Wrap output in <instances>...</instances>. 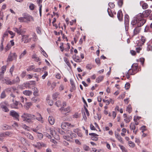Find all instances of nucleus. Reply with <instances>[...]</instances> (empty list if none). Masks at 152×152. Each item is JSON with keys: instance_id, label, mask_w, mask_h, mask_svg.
<instances>
[{"instance_id": "14", "label": "nucleus", "mask_w": 152, "mask_h": 152, "mask_svg": "<svg viewBox=\"0 0 152 152\" xmlns=\"http://www.w3.org/2000/svg\"><path fill=\"white\" fill-rule=\"evenodd\" d=\"M35 116V119H36L39 121H41L42 122H43L42 117L39 113H37Z\"/></svg>"}, {"instance_id": "9", "label": "nucleus", "mask_w": 152, "mask_h": 152, "mask_svg": "<svg viewBox=\"0 0 152 152\" xmlns=\"http://www.w3.org/2000/svg\"><path fill=\"white\" fill-rule=\"evenodd\" d=\"M151 12V11L150 10H147L144 11L143 12V13H141L143 15V19H144V16H145V17H148Z\"/></svg>"}, {"instance_id": "57", "label": "nucleus", "mask_w": 152, "mask_h": 152, "mask_svg": "<svg viewBox=\"0 0 152 152\" xmlns=\"http://www.w3.org/2000/svg\"><path fill=\"white\" fill-rule=\"evenodd\" d=\"M95 62L96 63L99 65V66L100 64V62L99 58H97L95 59Z\"/></svg>"}, {"instance_id": "51", "label": "nucleus", "mask_w": 152, "mask_h": 152, "mask_svg": "<svg viewBox=\"0 0 152 152\" xmlns=\"http://www.w3.org/2000/svg\"><path fill=\"white\" fill-rule=\"evenodd\" d=\"M58 94L57 92L53 94L52 96L53 99H56L58 97Z\"/></svg>"}, {"instance_id": "32", "label": "nucleus", "mask_w": 152, "mask_h": 152, "mask_svg": "<svg viewBox=\"0 0 152 152\" xmlns=\"http://www.w3.org/2000/svg\"><path fill=\"white\" fill-rule=\"evenodd\" d=\"M35 68L34 65H31L28 66L26 70L27 71H29L33 70Z\"/></svg>"}, {"instance_id": "35", "label": "nucleus", "mask_w": 152, "mask_h": 152, "mask_svg": "<svg viewBox=\"0 0 152 152\" xmlns=\"http://www.w3.org/2000/svg\"><path fill=\"white\" fill-rule=\"evenodd\" d=\"M130 128L131 130H134L136 127L134 124L131 123L130 125Z\"/></svg>"}, {"instance_id": "12", "label": "nucleus", "mask_w": 152, "mask_h": 152, "mask_svg": "<svg viewBox=\"0 0 152 152\" xmlns=\"http://www.w3.org/2000/svg\"><path fill=\"white\" fill-rule=\"evenodd\" d=\"M117 17L120 21H122L123 20V14L121 10H119L117 13Z\"/></svg>"}, {"instance_id": "41", "label": "nucleus", "mask_w": 152, "mask_h": 152, "mask_svg": "<svg viewBox=\"0 0 152 152\" xmlns=\"http://www.w3.org/2000/svg\"><path fill=\"white\" fill-rule=\"evenodd\" d=\"M39 92L37 88L34 89V90L33 93V95L35 96H38V92Z\"/></svg>"}, {"instance_id": "29", "label": "nucleus", "mask_w": 152, "mask_h": 152, "mask_svg": "<svg viewBox=\"0 0 152 152\" xmlns=\"http://www.w3.org/2000/svg\"><path fill=\"white\" fill-rule=\"evenodd\" d=\"M4 135V136H8L10 137L12 136V133L10 132L7 131L4 133H3Z\"/></svg>"}, {"instance_id": "10", "label": "nucleus", "mask_w": 152, "mask_h": 152, "mask_svg": "<svg viewBox=\"0 0 152 152\" xmlns=\"http://www.w3.org/2000/svg\"><path fill=\"white\" fill-rule=\"evenodd\" d=\"M71 124L69 123L63 122L61 124V127L63 129H65L67 127L70 126Z\"/></svg>"}, {"instance_id": "53", "label": "nucleus", "mask_w": 152, "mask_h": 152, "mask_svg": "<svg viewBox=\"0 0 152 152\" xmlns=\"http://www.w3.org/2000/svg\"><path fill=\"white\" fill-rule=\"evenodd\" d=\"M5 137L4 136V135L3 134V133H1L0 134V141H2L4 139V137Z\"/></svg>"}, {"instance_id": "42", "label": "nucleus", "mask_w": 152, "mask_h": 152, "mask_svg": "<svg viewBox=\"0 0 152 152\" xmlns=\"http://www.w3.org/2000/svg\"><path fill=\"white\" fill-rule=\"evenodd\" d=\"M11 45H10L8 43L6 46L5 48L6 51L8 50L11 48Z\"/></svg>"}, {"instance_id": "56", "label": "nucleus", "mask_w": 152, "mask_h": 152, "mask_svg": "<svg viewBox=\"0 0 152 152\" xmlns=\"http://www.w3.org/2000/svg\"><path fill=\"white\" fill-rule=\"evenodd\" d=\"M14 66L13 65L10 69V72L12 76V72L14 71Z\"/></svg>"}, {"instance_id": "21", "label": "nucleus", "mask_w": 152, "mask_h": 152, "mask_svg": "<svg viewBox=\"0 0 152 152\" xmlns=\"http://www.w3.org/2000/svg\"><path fill=\"white\" fill-rule=\"evenodd\" d=\"M32 58L34 59V60L36 61H40L39 58L37 56L36 54H34L32 56Z\"/></svg>"}, {"instance_id": "31", "label": "nucleus", "mask_w": 152, "mask_h": 152, "mask_svg": "<svg viewBox=\"0 0 152 152\" xmlns=\"http://www.w3.org/2000/svg\"><path fill=\"white\" fill-rule=\"evenodd\" d=\"M119 146L122 150L123 152H127V150L124 146L120 145H119Z\"/></svg>"}, {"instance_id": "49", "label": "nucleus", "mask_w": 152, "mask_h": 152, "mask_svg": "<svg viewBox=\"0 0 152 152\" xmlns=\"http://www.w3.org/2000/svg\"><path fill=\"white\" fill-rule=\"evenodd\" d=\"M61 101H58L55 103V105H56L57 107H59L61 106Z\"/></svg>"}, {"instance_id": "3", "label": "nucleus", "mask_w": 152, "mask_h": 152, "mask_svg": "<svg viewBox=\"0 0 152 152\" xmlns=\"http://www.w3.org/2000/svg\"><path fill=\"white\" fill-rule=\"evenodd\" d=\"M4 80V83L7 84L12 85L19 83L20 82V78L18 77H17L12 81L6 79H5Z\"/></svg>"}, {"instance_id": "61", "label": "nucleus", "mask_w": 152, "mask_h": 152, "mask_svg": "<svg viewBox=\"0 0 152 152\" xmlns=\"http://www.w3.org/2000/svg\"><path fill=\"white\" fill-rule=\"evenodd\" d=\"M47 102L50 106H51L53 104V102L52 100H48L47 101Z\"/></svg>"}, {"instance_id": "38", "label": "nucleus", "mask_w": 152, "mask_h": 152, "mask_svg": "<svg viewBox=\"0 0 152 152\" xmlns=\"http://www.w3.org/2000/svg\"><path fill=\"white\" fill-rule=\"evenodd\" d=\"M85 39H86V36H83V38H81L80 39V41H79V44H80V45H82V44L83 43V41H85Z\"/></svg>"}, {"instance_id": "48", "label": "nucleus", "mask_w": 152, "mask_h": 152, "mask_svg": "<svg viewBox=\"0 0 152 152\" xmlns=\"http://www.w3.org/2000/svg\"><path fill=\"white\" fill-rule=\"evenodd\" d=\"M63 137L64 139L67 141L71 139V138L70 137V135H69L67 136H63Z\"/></svg>"}, {"instance_id": "30", "label": "nucleus", "mask_w": 152, "mask_h": 152, "mask_svg": "<svg viewBox=\"0 0 152 152\" xmlns=\"http://www.w3.org/2000/svg\"><path fill=\"white\" fill-rule=\"evenodd\" d=\"M104 77L103 76L99 77L96 79V81L97 83H99L101 82L103 79Z\"/></svg>"}, {"instance_id": "44", "label": "nucleus", "mask_w": 152, "mask_h": 152, "mask_svg": "<svg viewBox=\"0 0 152 152\" xmlns=\"http://www.w3.org/2000/svg\"><path fill=\"white\" fill-rule=\"evenodd\" d=\"M142 7L143 9H145L148 7V5L147 3H144L142 4Z\"/></svg>"}, {"instance_id": "40", "label": "nucleus", "mask_w": 152, "mask_h": 152, "mask_svg": "<svg viewBox=\"0 0 152 152\" xmlns=\"http://www.w3.org/2000/svg\"><path fill=\"white\" fill-rule=\"evenodd\" d=\"M128 144L129 146L131 147H134L135 146V144L133 142L129 141L128 142Z\"/></svg>"}, {"instance_id": "63", "label": "nucleus", "mask_w": 152, "mask_h": 152, "mask_svg": "<svg viewBox=\"0 0 152 152\" xmlns=\"http://www.w3.org/2000/svg\"><path fill=\"white\" fill-rule=\"evenodd\" d=\"M8 32L12 36L11 38H13L15 35V34L10 31H8Z\"/></svg>"}, {"instance_id": "7", "label": "nucleus", "mask_w": 152, "mask_h": 152, "mask_svg": "<svg viewBox=\"0 0 152 152\" xmlns=\"http://www.w3.org/2000/svg\"><path fill=\"white\" fill-rule=\"evenodd\" d=\"M10 115L12 117L14 118L16 120L19 121V115L14 110H11L10 111Z\"/></svg>"}, {"instance_id": "18", "label": "nucleus", "mask_w": 152, "mask_h": 152, "mask_svg": "<svg viewBox=\"0 0 152 152\" xmlns=\"http://www.w3.org/2000/svg\"><path fill=\"white\" fill-rule=\"evenodd\" d=\"M129 21V17L128 15H126L125 16L124 22L125 23V26H127Z\"/></svg>"}, {"instance_id": "60", "label": "nucleus", "mask_w": 152, "mask_h": 152, "mask_svg": "<svg viewBox=\"0 0 152 152\" xmlns=\"http://www.w3.org/2000/svg\"><path fill=\"white\" fill-rule=\"evenodd\" d=\"M4 42H2V40H1V43L0 45V51H2L4 49L3 43Z\"/></svg>"}, {"instance_id": "26", "label": "nucleus", "mask_w": 152, "mask_h": 152, "mask_svg": "<svg viewBox=\"0 0 152 152\" xmlns=\"http://www.w3.org/2000/svg\"><path fill=\"white\" fill-rule=\"evenodd\" d=\"M33 146L37 148L38 149H40L41 148L40 142H38L36 144H33Z\"/></svg>"}, {"instance_id": "43", "label": "nucleus", "mask_w": 152, "mask_h": 152, "mask_svg": "<svg viewBox=\"0 0 152 152\" xmlns=\"http://www.w3.org/2000/svg\"><path fill=\"white\" fill-rule=\"evenodd\" d=\"M70 84L72 86V88L73 89H75V85L74 84V81L71 79L70 80Z\"/></svg>"}, {"instance_id": "24", "label": "nucleus", "mask_w": 152, "mask_h": 152, "mask_svg": "<svg viewBox=\"0 0 152 152\" xmlns=\"http://www.w3.org/2000/svg\"><path fill=\"white\" fill-rule=\"evenodd\" d=\"M132 117L131 116H128L126 118H124V121L126 123H129L132 119Z\"/></svg>"}, {"instance_id": "17", "label": "nucleus", "mask_w": 152, "mask_h": 152, "mask_svg": "<svg viewBox=\"0 0 152 152\" xmlns=\"http://www.w3.org/2000/svg\"><path fill=\"white\" fill-rule=\"evenodd\" d=\"M48 120L49 123L50 124L53 125L54 124L55 120L54 118L52 116H49L48 117Z\"/></svg>"}, {"instance_id": "36", "label": "nucleus", "mask_w": 152, "mask_h": 152, "mask_svg": "<svg viewBox=\"0 0 152 152\" xmlns=\"http://www.w3.org/2000/svg\"><path fill=\"white\" fill-rule=\"evenodd\" d=\"M27 53L26 51L25 50H24L20 55L19 58L21 59Z\"/></svg>"}, {"instance_id": "22", "label": "nucleus", "mask_w": 152, "mask_h": 152, "mask_svg": "<svg viewBox=\"0 0 152 152\" xmlns=\"http://www.w3.org/2000/svg\"><path fill=\"white\" fill-rule=\"evenodd\" d=\"M115 136L116 138H117L120 142L122 143L123 142L122 138L118 133H115Z\"/></svg>"}, {"instance_id": "4", "label": "nucleus", "mask_w": 152, "mask_h": 152, "mask_svg": "<svg viewBox=\"0 0 152 152\" xmlns=\"http://www.w3.org/2000/svg\"><path fill=\"white\" fill-rule=\"evenodd\" d=\"M9 105L8 103L6 102H1L0 104V107L2 109V110L4 112H7L9 110L7 108Z\"/></svg>"}, {"instance_id": "34", "label": "nucleus", "mask_w": 152, "mask_h": 152, "mask_svg": "<svg viewBox=\"0 0 152 152\" xmlns=\"http://www.w3.org/2000/svg\"><path fill=\"white\" fill-rule=\"evenodd\" d=\"M130 75H134L136 74L135 72H134L133 70L131 69H130L128 72H127Z\"/></svg>"}, {"instance_id": "47", "label": "nucleus", "mask_w": 152, "mask_h": 152, "mask_svg": "<svg viewBox=\"0 0 152 152\" xmlns=\"http://www.w3.org/2000/svg\"><path fill=\"white\" fill-rule=\"evenodd\" d=\"M130 84L129 83H127L125 85V88L126 90L128 89L130 87Z\"/></svg>"}, {"instance_id": "46", "label": "nucleus", "mask_w": 152, "mask_h": 152, "mask_svg": "<svg viewBox=\"0 0 152 152\" xmlns=\"http://www.w3.org/2000/svg\"><path fill=\"white\" fill-rule=\"evenodd\" d=\"M26 36H23L22 37V41H24V43H27L28 42V40L26 39L24 40V39L26 38Z\"/></svg>"}, {"instance_id": "64", "label": "nucleus", "mask_w": 152, "mask_h": 152, "mask_svg": "<svg viewBox=\"0 0 152 152\" xmlns=\"http://www.w3.org/2000/svg\"><path fill=\"white\" fill-rule=\"evenodd\" d=\"M83 149L85 151H88L89 150V147L88 146L85 145L83 146Z\"/></svg>"}, {"instance_id": "27", "label": "nucleus", "mask_w": 152, "mask_h": 152, "mask_svg": "<svg viewBox=\"0 0 152 152\" xmlns=\"http://www.w3.org/2000/svg\"><path fill=\"white\" fill-rule=\"evenodd\" d=\"M13 30L16 32L18 34L20 35L21 34V29L20 28H13Z\"/></svg>"}, {"instance_id": "16", "label": "nucleus", "mask_w": 152, "mask_h": 152, "mask_svg": "<svg viewBox=\"0 0 152 152\" xmlns=\"http://www.w3.org/2000/svg\"><path fill=\"white\" fill-rule=\"evenodd\" d=\"M2 128L4 130H7L8 129H10L12 128L10 126H9L7 124H4L2 126Z\"/></svg>"}, {"instance_id": "15", "label": "nucleus", "mask_w": 152, "mask_h": 152, "mask_svg": "<svg viewBox=\"0 0 152 152\" xmlns=\"http://www.w3.org/2000/svg\"><path fill=\"white\" fill-rule=\"evenodd\" d=\"M66 133L69 135L71 139H72L73 137H75L77 136L75 134L72 133L71 131L68 130L66 132Z\"/></svg>"}, {"instance_id": "59", "label": "nucleus", "mask_w": 152, "mask_h": 152, "mask_svg": "<svg viewBox=\"0 0 152 152\" xmlns=\"http://www.w3.org/2000/svg\"><path fill=\"white\" fill-rule=\"evenodd\" d=\"M147 50L148 51H152V46L150 45H148L147 48Z\"/></svg>"}, {"instance_id": "37", "label": "nucleus", "mask_w": 152, "mask_h": 152, "mask_svg": "<svg viewBox=\"0 0 152 152\" xmlns=\"http://www.w3.org/2000/svg\"><path fill=\"white\" fill-rule=\"evenodd\" d=\"M126 111H127L129 113H131L132 111V107L130 105H128L126 108Z\"/></svg>"}, {"instance_id": "45", "label": "nucleus", "mask_w": 152, "mask_h": 152, "mask_svg": "<svg viewBox=\"0 0 152 152\" xmlns=\"http://www.w3.org/2000/svg\"><path fill=\"white\" fill-rule=\"evenodd\" d=\"M31 105L32 104L31 102H28L27 103L25 106L26 109H28Z\"/></svg>"}, {"instance_id": "39", "label": "nucleus", "mask_w": 152, "mask_h": 152, "mask_svg": "<svg viewBox=\"0 0 152 152\" xmlns=\"http://www.w3.org/2000/svg\"><path fill=\"white\" fill-rule=\"evenodd\" d=\"M6 96L5 91H3L1 94L0 97L1 99H3L5 98Z\"/></svg>"}, {"instance_id": "23", "label": "nucleus", "mask_w": 152, "mask_h": 152, "mask_svg": "<svg viewBox=\"0 0 152 152\" xmlns=\"http://www.w3.org/2000/svg\"><path fill=\"white\" fill-rule=\"evenodd\" d=\"M31 101L34 102H39V99L38 97H34L31 99Z\"/></svg>"}, {"instance_id": "1", "label": "nucleus", "mask_w": 152, "mask_h": 152, "mask_svg": "<svg viewBox=\"0 0 152 152\" xmlns=\"http://www.w3.org/2000/svg\"><path fill=\"white\" fill-rule=\"evenodd\" d=\"M143 15L141 13L138 14L134 17L131 22L132 29H133L132 36L133 37L138 34L141 30L140 27L146 22V20L143 19Z\"/></svg>"}, {"instance_id": "11", "label": "nucleus", "mask_w": 152, "mask_h": 152, "mask_svg": "<svg viewBox=\"0 0 152 152\" xmlns=\"http://www.w3.org/2000/svg\"><path fill=\"white\" fill-rule=\"evenodd\" d=\"M12 100L13 103L10 104V106L12 108L18 109V102L17 101H15V102L14 100L13 99Z\"/></svg>"}, {"instance_id": "58", "label": "nucleus", "mask_w": 152, "mask_h": 152, "mask_svg": "<svg viewBox=\"0 0 152 152\" xmlns=\"http://www.w3.org/2000/svg\"><path fill=\"white\" fill-rule=\"evenodd\" d=\"M123 0H119L118 1V6L121 7L123 4Z\"/></svg>"}, {"instance_id": "2", "label": "nucleus", "mask_w": 152, "mask_h": 152, "mask_svg": "<svg viewBox=\"0 0 152 152\" xmlns=\"http://www.w3.org/2000/svg\"><path fill=\"white\" fill-rule=\"evenodd\" d=\"M21 117L23 118L24 121L28 123L32 122V120L35 119V115L26 113H24Z\"/></svg>"}, {"instance_id": "62", "label": "nucleus", "mask_w": 152, "mask_h": 152, "mask_svg": "<svg viewBox=\"0 0 152 152\" xmlns=\"http://www.w3.org/2000/svg\"><path fill=\"white\" fill-rule=\"evenodd\" d=\"M56 83L55 82H53L51 85V88L52 89H53L56 86Z\"/></svg>"}, {"instance_id": "33", "label": "nucleus", "mask_w": 152, "mask_h": 152, "mask_svg": "<svg viewBox=\"0 0 152 152\" xmlns=\"http://www.w3.org/2000/svg\"><path fill=\"white\" fill-rule=\"evenodd\" d=\"M6 67L5 66H2L1 68V72L0 73L1 74L3 75L4 72L6 70Z\"/></svg>"}, {"instance_id": "8", "label": "nucleus", "mask_w": 152, "mask_h": 152, "mask_svg": "<svg viewBox=\"0 0 152 152\" xmlns=\"http://www.w3.org/2000/svg\"><path fill=\"white\" fill-rule=\"evenodd\" d=\"M59 110L62 112V113L64 114H66V113H65L64 112H66L67 113L69 112L70 111V107H68L65 108L62 107L59 109Z\"/></svg>"}, {"instance_id": "55", "label": "nucleus", "mask_w": 152, "mask_h": 152, "mask_svg": "<svg viewBox=\"0 0 152 152\" xmlns=\"http://www.w3.org/2000/svg\"><path fill=\"white\" fill-rule=\"evenodd\" d=\"M29 8L30 10H33L34 8V5L33 4H31L29 6Z\"/></svg>"}, {"instance_id": "5", "label": "nucleus", "mask_w": 152, "mask_h": 152, "mask_svg": "<svg viewBox=\"0 0 152 152\" xmlns=\"http://www.w3.org/2000/svg\"><path fill=\"white\" fill-rule=\"evenodd\" d=\"M17 57V55L15 53H10L8 56L7 61H12L13 60H16Z\"/></svg>"}, {"instance_id": "25", "label": "nucleus", "mask_w": 152, "mask_h": 152, "mask_svg": "<svg viewBox=\"0 0 152 152\" xmlns=\"http://www.w3.org/2000/svg\"><path fill=\"white\" fill-rule=\"evenodd\" d=\"M8 32V31H6L3 34L1 39V40H2V42H4V38L7 37L8 36V34L9 33Z\"/></svg>"}, {"instance_id": "19", "label": "nucleus", "mask_w": 152, "mask_h": 152, "mask_svg": "<svg viewBox=\"0 0 152 152\" xmlns=\"http://www.w3.org/2000/svg\"><path fill=\"white\" fill-rule=\"evenodd\" d=\"M141 42H140V45H139L141 46L143 45L144 43L145 42L146 40V39L145 37L142 36L141 38Z\"/></svg>"}, {"instance_id": "20", "label": "nucleus", "mask_w": 152, "mask_h": 152, "mask_svg": "<svg viewBox=\"0 0 152 152\" xmlns=\"http://www.w3.org/2000/svg\"><path fill=\"white\" fill-rule=\"evenodd\" d=\"M23 94L29 96L32 94V92L29 90H25L23 91Z\"/></svg>"}, {"instance_id": "50", "label": "nucleus", "mask_w": 152, "mask_h": 152, "mask_svg": "<svg viewBox=\"0 0 152 152\" xmlns=\"http://www.w3.org/2000/svg\"><path fill=\"white\" fill-rule=\"evenodd\" d=\"M50 134L53 136V135L54 134L56 133V132L54 129L53 128H50Z\"/></svg>"}, {"instance_id": "28", "label": "nucleus", "mask_w": 152, "mask_h": 152, "mask_svg": "<svg viewBox=\"0 0 152 152\" xmlns=\"http://www.w3.org/2000/svg\"><path fill=\"white\" fill-rule=\"evenodd\" d=\"M75 57L73 58V59L76 62H80L81 61V60L80 59V58L78 56H76V55H75Z\"/></svg>"}, {"instance_id": "13", "label": "nucleus", "mask_w": 152, "mask_h": 152, "mask_svg": "<svg viewBox=\"0 0 152 152\" xmlns=\"http://www.w3.org/2000/svg\"><path fill=\"white\" fill-rule=\"evenodd\" d=\"M138 65L137 64H134L132 66V69L136 73L138 71Z\"/></svg>"}, {"instance_id": "54", "label": "nucleus", "mask_w": 152, "mask_h": 152, "mask_svg": "<svg viewBox=\"0 0 152 152\" xmlns=\"http://www.w3.org/2000/svg\"><path fill=\"white\" fill-rule=\"evenodd\" d=\"M108 5L111 8H113L115 7V5L114 3L112 2H109L108 4Z\"/></svg>"}, {"instance_id": "52", "label": "nucleus", "mask_w": 152, "mask_h": 152, "mask_svg": "<svg viewBox=\"0 0 152 152\" xmlns=\"http://www.w3.org/2000/svg\"><path fill=\"white\" fill-rule=\"evenodd\" d=\"M18 20H19L20 22H26V21L24 18V17L23 16L22 17L19 18Z\"/></svg>"}, {"instance_id": "6", "label": "nucleus", "mask_w": 152, "mask_h": 152, "mask_svg": "<svg viewBox=\"0 0 152 152\" xmlns=\"http://www.w3.org/2000/svg\"><path fill=\"white\" fill-rule=\"evenodd\" d=\"M23 16L24 17V18L26 22L34 21L33 18L27 13H23Z\"/></svg>"}]
</instances>
